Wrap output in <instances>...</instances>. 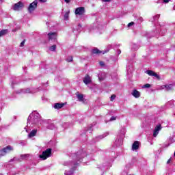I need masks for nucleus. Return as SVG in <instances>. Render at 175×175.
I'll use <instances>...</instances> for the list:
<instances>
[{"mask_svg":"<svg viewBox=\"0 0 175 175\" xmlns=\"http://www.w3.org/2000/svg\"><path fill=\"white\" fill-rule=\"evenodd\" d=\"M26 132H28V130H27V129H26Z\"/></svg>","mask_w":175,"mask_h":175,"instance_id":"nucleus-50","label":"nucleus"},{"mask_svg":"<svg viewBox=\"0 0 175 175\" xmlns=\"http://www.w3.org/2000/svg\"><path fill=\"white\" fill-rule=\"evenodd\" d=\"M12 9L15 12H20V10H23V9H24V3L18 1L12 5Z\"/></svg>","mask_w":175,"mask_h":175,"instance_id":"nucleus-6","label":"nucleus"},{"mask_svg":"<svg viewBox=\"0 0 175 175\" xmlns=\"http://www.w3.org/2000/svg\"><path fill=\"white\" fill-rule=\"evenodd\" d=\"M131 95H133L134 98H140V92L137 91V90H133L131 92Z\"/></svg>","mask_w":175,"mask_h":175,"instance_id":"nucleus-16","label":"nucleus"},{"mask_svg":"<svg viewBox=\"0 0 175 175\" xmlns=\"http://www.w3.org/2000/svg\"><path fill=\"white\" fill-rule=\"evenodd\" d=\"M173 10H175V5L173 7Z\"/></svg>","mask_w":175,"mask_h":175,"instance_id":"nucleus-48","label":"nucleus"},{"mask_svg":"<svg viewBox=\"0 0 175 175\" xmlns=\"http://www.w3.org/2000/svg\"><path fill=\"white\" fill-rule=\"evenodd\" d=\"M170 163V159L167 161V163Z\"/></svg>","mask_w":175,"mask_h":175,"instance_id":"nucleus-46","label":"nucleus"},{"mask_svg":"<svg viewBox=\"0 0 175 175\" xmlns=\"http://www.w3.org/2000/svg\"><path fill=\"white\" fill-rule=\"evenodd\" d=\"M21 158L22 159H27V158H28V154H21Z\"/></svg>","mask_w":175,"mask_h":175,"instance_id":"nucleus-30","label":"nucleus"},{"mask_svg":"<svg viewBox=\"0 0 175 175\" xmlns=\"http://www.w3.org/2000/svg\"><path fill=\"white\" fill-rule=\"evenodd\" d=\"M133 24H135V23L131 22L130 23L128 24V27H132V25H133Z\"/></svg>","mask_w":175,"mask_h":175,"instance_id":"nucleus-36","label":"nucleus"},{"mask_svg":"<svg viewBox=\"0 0 175 175\" xmlns=\"http://www.w3.org/2000/svg\"><path fill=\"white\" fill-rule=\"evenodd\" d=\"M66 61H68V62H72L73 61V57L72 56H69L67 57Z\"/></svg>","mask_w":175,"mask_h":175,"instance_id":"nucleus-28","label":"nucleus"},{"mask_svg":"<svg viewBox=\"0 0 175 175\" xmlns=\"http://www.w3.org/2000/svg\"><path fill=\"white\" fill-rule=\"evenodd\" d=\"M64 103H57L55 104L54 108L57 109V110H58L59 109H62V107H64Z\"/></svg>","mask_w":175,"mask_h":175,"instance_id":"nucleus-18","label":"nucleus"},{"mask_svg":"<svg viewBox=\"0 0 175 175\" xmlns=\"http://www.w3.org/2000/svg\"><path fill=\"white\" fill-rule=\"evenodd\" d=\"M36 8H38V0H35L31 3H30L28 8L29 13H32V12H33Z\"/></svg>","mask_w":175,"mask_h":175,"instance_id":"nucleus-8","label":"nucleus"},{"mask_svg":"<svg viewBox=\"0 0 175 175\" xmlns=\"http://www.w3.org/2000/svg\"><path fill=\"white\" fill-rule=\"evenodd\" d=\"M36 133H38V130L33 129L28 134V138L32 139V137H35L36 136Z\"/></svg>","mask_w":175,"mask_h":175,"instance_id":"nucleus-13","label":"nucleus"},{"mask_svg":"<svg viewBox=\"0 0 175 175\" xmlns=\"http://www.w3.org/2000/svg\"><path fill=\"white\" fill-rule=\"evenodd\" d=\"M64 1L66 2V3H69L70 2V0H64Z\"/></svg>","mask_w":175,"mask_h":175,"instance_id":"nucleus-42","label":"nucleus"},{"mask_svg":"<svg viewBox=\"0 0 175 175\" xmlns=\"http://www.w3.org/2000/svg\"><path fill=\"white\" fill-rule=\"evenodd\" d=\"M68 18H69V12H67L64 14V20L68 21Z\"/></svg>","mask_w":175,"mask_h":175,"instance_id":"nucleus-26","label":"nucleus"},{"mask_svg":"<svg viewBox=\"0 0 175 175\" xmlns=\"http://www.w3.org/2000/svg\"><path fill=\"white\" fill-rule=\"evenodd\" d=\"M81 28V25H79L77 26V32H75V30H73L72 32H74V33H76V34L79 33V32H81V29H80Z\"/></svg>","mask_w":175,"mask_h":175,"instance_id":"nucleus-24","label":"nucleus"},{"mask_svg":"<svg viewBox=\"0 0 175 175\" xmlns=\"http://www.w3.org/2000/svg\"><path fill=\"white\" fill-rule=\"evenodd\" d=\"M165 88H166L167 91H170L173 90V85L170 84V85H165L163 86Z\"/></svg>","mask_w":175,"mask_h":175,"instance_id":"nucleus-21","label":"nucleus"},{"mask_svg":"<svg viewBox=\"0 0 175 175\" xmlns=\"http://www.w3.org/2000/svg\"><path fill=\"white\" fill-rule=\"evenodd\" d=\"M109 52V50L106 51H100L98 49H94L92 50L93 54H106V53Z\"/></svg>","mask_w":175,"mask_h":175,"instance_id":"nucleus-12","label":"nucleus"},{"mask_svg":"<svg viewBox=\"0 0 175 175\" xmlns=\"http://www.w3.org/2000/svg\"><path fill=\"white\" fill-rule=\"evenodd\" d=\"M118 55H120L121 54V50H118L117 52Z\"/></svg>","mask_w":175,"mask_h":175,"instance_id":"nucleus-40","label":"nucleus"},{"mask_svg":"<svg viewBox=\"0 0 175 175\" xmlns=\"http://www.w3.org/2000/svg\"><path fill=\"white\" fill-rule=\"evenodd\" d=\"M55 49H57V46L53 45L49 48V50H51V51H55Z\"/></svg>","mask_w":175,"mask_h":175,"instance_id":"nucleus-27","label":"nucleus"},{"mask_svg":"<svg viewBox=\"0 0 175 175\" xmlns=\"http://www.w3.org/2000/svg\"><path fill=\"white\" fill-rule=\"evenodd\" d=\"M161 129H162V126H161V124L156 126L153 131L154 137H157V136H158V133H159V131H161Z\"/></svg>","mask_w":175,"mask_h":175,"instance_id":"nucleus-10","label":"nucleus"},{"mask_svg":"<svg viewBox=\"0 0 175 175\" xmlns=\"http://www.w3.org/2000/svg\"><path fill=\"white\" fill-rule=\"evenodd\" d=\"M125 135V128L122 129L121 134L120 135V138L115 141V144L117 147L120 146H122V139H124V136Z\"/></svg>","mask_w":175,"mask_h":175,"instance_id":"nucleus-5","label":"nucleus"},{"mask_svg":"<svg viewBox=\"0 0 175 175\" xmlns=\"http://www.w3.org/2000/svg\"><path fill=\"white\" fill-rule=\"evenodd\" d=\"M140 144V142L138 141L134 142V143L132 145V150L133 151H136L139 148V146Z\"/></svg>","mask_w":175,"mask_h":175,"instance_id":"nucleus-14","label":"nucleus"},{"mask_svg":"<svg viewBox=\"0 0 175 175\" xmlns=\"http://www.w3.org/2000/svg\"><path fill=\"white\" fill-rule=\"evenodd\" d=\"M83 83L85 84H90L91 83V77L88 75H86L83 79Z\"/></svg>","mask_w":175,"mask_h":175,"instance_id":"nucleus-17","label":"nucleus"},{"mask_svg":"<svg viewBox=\"0 0 175 175\" xmlns=\"http://www.w3.org/2000/svg\"><path fill=\"white\" fill-rule=\"evenodd\" d=\"M24 44H25V40H23V41L21 43L20 47L24 46Z\"/></svg>","mask_w":175,"mask_h":175,"instance_id":"nucleus-35","label":"nucleus"},{"mask_svg":"<svg viewBox=\"0 0 175 175\" xmlns=\"http://www.w3.org/2000/svg\"><path fill=\"white\" fill-rule=\"evenodd\" d=\"M98 79L100 80V81H102V80L105 79V75L103 77H100V74L98 75Z\"/></svg>","mask_w":175,"mask_h":175,"instance_id":"nucleus-32","label":"nucleus"},{"mask_svg":"<svg viewBox=\"0 0 175 175\" xmlns=\"http://www.w3.org/2000/svg\"><path fill=\"white\" fill-rule=\"evenodd\" d=\"M50 157H51V148H48L42 152V154H40L39 158L42 161H46V159L50 158Z\"/></svg>","mask_w":175,"mask_h":175,"instance_id":"nucleus-4","label":"nucleus"},{"mask_svg":"<svg viewBox=\"0 0 175 175\" xmlns=\"http://www.w3.org/2000/svg\"><path fill=\"white\" fill-rule=\"evenodd\" d=\"M159 17H161V15L157 14V15H156V16H154L153 17V20H154V21L158 20V18H159Z\"/></svg>","mask_w":175,"mask_h":175,"instance_id":"nucleus-31","label":"nucleus"},{"mask_svg":"<svg viewBox=\"0 0 175 175\" xmlns=\"http://www.w3.org/2000/svg\"><path fill=\"white\" fill-rule=\"evenodd\" d=\"M43 124L42 116L36 111L32 112L27 118V126L31 124L30 126H40Z\"/></svg>","mask_w":175,"mask_h":175,"instance_id":"nucleus-1","label":"nucleus"},{"mask_svg":"<svg viewBox=\"0 0 175 175\" xmlns=\"http://www.w3.org/2000/svg\"><path fill=\"white\" fill-rule=\"evenodd\" d=\"M131 50L133 51H136V50H139V46L136 44H133L131 46Z\"/></svg>","mask_w":175,"mask_h":175,"instance_id":"nucleus-22","label":"nucleus"},{"mask_svg":"<svg viewBox=\"0 0 175 175\" xmlns=\"http://www.w3.org/2000/svg\"><path fill=\"white\" fill-rule=\"evenodd\" d=\"M145 73L148 75V76H154V77H156V79H159V75H158V74L155 73V72L151 70H148L145 71Z\"/></svg>","mask_w":175,"mask_h":175,"instance_id":"nucleus-11","label":"nucleus"},{"mask_svg":"<svg viewBox=\"0 0 175 175\" xmlns=\"http://www.w3.org/2000/svg\"><path fill=\"white\" fill-rule=\"evenodd\" d=\"M87 156V153H85V151L84 150H79L77 152V153H75L72 155V159H73V162H65L64 163V166H69V165H75V166H77V165H79V163H80V162H81V161H83V158H84V157Z\"/></svg>","mask_w":175,"mask_h":175,"instance_id":"nucleus-2","label":"nucleus"},{"mask_svg":"<svg viewBox=\"0 0 175 175\" xmlns=\"http://www.w3.org/2000/svg\"><path fill=\"white\" fill-rule=\"evenodd\" d=\"M84 13H85V9L84 8V7H79V8H76V10L75 11V14L77 16H83V14H84Z\"/></svg>","mask_w":175,"mask_h":175,"instance_id":"nucleus-9","label":"nucleus"},{"mask_svg":"<svg viewBox=\"0 0 175 175\" xmlns=\"http://www.w3.org/2000/svg\"><path fill=\"white\" fill-rule=\"evenodd\" d=\"M150 87H151V85L149 83H146L143 85L142 88H150Z\"/></svg>","mask_w":175,"mask_h":175,"instance_id":"nucleus-29","label":"nucleus"},{"mask_svg":"<svg viewBox=\"0 0 175 175\" xmlns=\"http://www.w3.org/2000/svg\"><path fill=\"white\" fill-rule=\"evenodd\" d=\"M31 93V90L30 89H21V92L19 94H29Z\"/></svg>","mask_w":175,"mask_h":175,"instance_id":"nucleus-19","label":"nucleus"},{"mask_svg":"<svg viewBox=\"0 0 175 175\" xmlns=\"http://www.w3.org/2000/svg\"><path fill=\"white\" fill-rule=\"evenodd\" d=\"M170 1V0H163V2H164V3H169Z\"/></svg>","mask_w":175,"mask_h":175,"instance_id":"nucleus-38","label":"nucleus"},{"mask_svg":"<svg viewBox=\"0 0 175 175\" xmlns=\"http://www.w3.org/2000/svg\"><path fill=\"white\" fill-rule=\"evenodd\" d=\"M13 146L8 145L3 149L0 150V157H5L6 154H9V152H12L13 151Z\"/></svg>","mask_w":175,"mask_h":175,"instance_id":"nucleus-3","label":"nucleus"},{"mask_svg":"<svg viewBox=\"0 0 175 175\" xmlns=\"http://www.w3.org/2000/svg\"><path fill=\"white\" fill-rule=\"evenodd\" d=\"M104 2H110V0H103Z\"/></svg>","mask_w":175,"mask_h":175,"instance_id":"nucleus-44","label":"nucleus"},{"mask_svg":"<svg viewBox=\"0 0 175 175\" xmlns=\"http://www.w3.org/2000/svg\"><path fill=\"white\" fill-rule=\"evenodd\" d=\"M48 40L49 42H57V33L56 32H52L48 33Z\"/></svg>","mask_w":175,"mask_h":175,"instance_id":"nucleus-7","label":"nucleus"},{"mask_svg":"<svg viewBox=\"0 0 175 175\" xmlns=\"http://www.w3.org/2000/svg\"><path fill=\"white\" fill-rule=\"evenodd\" d=\"M0 1H3V0H0Z\"/></svg>","mask_w":175,"mask_h":175,"instance_id":"nucleus-52","label":"nucleus"},{"mask_svg":"<svg viewBox=\"0 0 175 175\" xmlns=\"http://www.w3.org/2000/svg\"><path fill=\"white\" fill-rule=\"evenodd\" d=\"M14 161H17V157H14L13 159H11L10 162H13Z\"/></svg>","mask_w":175,"mask_h":175,"instance_id":"nucleus-39","label":"nucleus"},{"mask_svg":"<svg viewBox=\"0 0 175 175\" xmlns=\"http://www.w3.org/2000/svg\"><path fill=\"white\" fill-rule=\"evenodd\" d=\"M116 99V95L113 94L111 96V102H113V100H114Z\"/></svg>","mask_w":175,"mask_h":175,"instance_id":"nucleus-34","label":"nucleus"},{"mask_svg":"<svg viewBox=\"0 0 175 175\" xmlns=\"http://www.w3.org/2000/svg\"><path fill=\"white\" fill-rule=\"evenodd\" d=\"M116 120H117V117L116 116H111L110 118V121H116Z\"/></svg>","mask_w":175,"mask_h":175,"instance_id":"nucleus-33","label":"nucleus"},{"mask_svg":"<svg viewBox=\"0 0 175 175\" xmlns=\"http://www.w3.org/2000/svg\"><path fill=\"white\" fill-rule=\"evenodd\" d=\"M171 107H173V105H171Z\"/></svg>","mask_w":175,"mask_h":175,"instance_id":"nucleus-51","label":"nucleus"},{"mask_svg":"<svg viewBox=\"0 0 175 175\" xmlns=\"http://www.w3.org/2000/svg\"><path fill=\"white\" fill-rule=\"evenodd\" d=\"M40 2H42V3H44V2H47V0H39Z\"/></svg>","mask_w":175,"mask_h":175,"instance_id":"nucleus-41","label":"nucleus"},{"mask_svg":"<svg viewBox=\"0 0 175 175\" xmlns=\"http://www.w3.org/2000/svg\"><path fill=\"white\" fill-rule=\"evenodd\" d=\"M8 32H9L8 29H3L0 31V38H2V36H5V35H6Z\"/></svg>","mask_w":175,"mask_h":175,"instance_id":"nucleus-20","label":"nucleus"},{"mask_svg":"<svg viewBox=\"0 0 175 175\" xmlns=\"http://www.w3.org/2000/svg\"><path fill=\"white\" fill-rule=\"evenodd\" d=\"M77 98L79 102H82L83 103H85V99L84 98V95L81 94H77Z\"/></svg>","mask_w":175,"mask_h":175,"instance_id":"nucleus-15","label":"nucleus"},{"mask_svg":"<svg viewBox=\"0 0 175 175\" xmlns=\"http://www.w3.org/2000/svg\"><path fill=\"white\" fill-rule=\"evenodd\" d=\"M107 135H109V133H106L104 135H101L97 137L96 139H98V140H99L100 139H104L105 137H106V136H107Z\"/></svg>","mask_w":175,"mask_h":175,"instance_id":"nucleus-23","label":"nucleus"},{"mask_svg":"<svg viewBox=\"0 0 175 175\" xmlns=\"http://www.w3.org/2000/svg\"><path fill=\"white\" fill-rule=\"evenodd\" d=\"M109 49H111V45L108 46Z\"/></svg>","mask_w":175,"mask_h":175,"instance_id":"nucleus-47","label":"nucleus"},{"mask_svg":"<svg viewBox=\"0 0 175 175\" xmlns=\"http://www.w3.org/2000/svg\"><path fill=\"white\" fill-rule=\"evenodd\" d=\"M174 101H170L167 105H172V103H173Z\"/></svg>","mask_w":175,"mask_h":175,"instance_id":"nucleus-43","label":"nucleus"},{"mask_svg":"<svg viewBox=\"0 0 175 175\" xmlns=\"http://www.w3.org/2000/svg\"><path fill=\"white\" fill-rule=\"evenodd\" d=\"M16 84H18V78H16Z\"/></svg>","mask_w":175,"mask_h":175,"instance_id":"nucleus-45","label":"nucleus"},{"mask_svg":"<svg viewBox=\"0 0 175 175\" xmlns=\"http://www.w3.org/2000/svg\"><path fill=\"white\" fill-rule=\"evenodd\" d=\"M12 85H14V82H12Z\"/></svg>","mask_w":175,"mask_h":175,"instance_id":"nucleus-49","label":"nucleus"},{"mask_svg":"<svg viewBox=\"0 0 175 175\" xmlns=\"http://www.w3.org/2000/svg\"><path fill=\"white\" fill-rule=\"evenodd\" d=\"M99 64H100V66H105V62H100Z\"/></svg>","mask_w":175,"mask_h":175,"instance_id":"nucleus-37","label":"nucleus"},{"mask_svg":"<svg viewBox=\"0 0 175 175\" xmlns=\"http://www.w3.org/2000/svg\"><path fill=\"white\" fill-rule=\"evenodd\" d=\"M73 174V170H71L70 171H65L64 175H72Z\"/></svg>","mask_w":175,"mask_h":175,"instance_id":"nucleus-25","label":"nucleus"}]
</instances>
